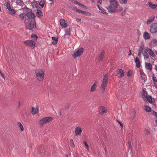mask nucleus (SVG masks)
<instances>
[{
	"label": "nucleus",
	"mask_w": 157,
	"mask_h": 157,
	"mask_svg": "<svg viewBox=\"0 0 157 157\" xmlns=\"http://www.w3.org/2000/svg\"><path fill=\"white\" fill-rule=\"evenodd\" d=\"M110 5L107 8L109 12L112 13L115 12L116 9L118 6L117 2L115 0L109 1Z\"/></svg>",
	"instance_id": "obj_1"
},
{
	"label": "nucleus",
	"mask_w": 157,
	"mask_h": 157,
	"mask_svg": "<svg viewBox=\"0 0 157 157\" xmlns=\"http://www.w3.org/2000/svg\"><path fill=\"white\" fill-rule=\"evenodd\" d=\"M25 23L27 28L31 30H32L34 27L36 28V27L35 19L28 20V19H26Z\"/></svg>",
	"instance_id": "obj_2"
},
{
	"label": "nucleus",
	"mask_w": 157,
	"mask_h": 157,
	"mask_svg": "<svg viewBox=\"0 0 157 157\" xmlns=\"http://www.w3.org/2000/svg\"><path fill=\"white\" fill-rule=\"evenodd\" d=\"M108 77L107 75L105 74L104 76L103 79L100 86L101 89L103 93L105 91L107 86V82L108 80Z\"/></svg>",
	"instance_id": "obj_3"
},
{
	"label": "nucleus",
	"mask_w": 157,
	"mask_h": 157,
	"mask_svg": "<svg viewBox=\"0 0 157 157\" xmlns=\"http://www.w3.org/2000/svg\"><path fill=\"white\" fill-rule=\"evenodd\" d=\"M45 73L43 70H40L36 73V78L40 81H42L44 79Z\"/></svg>",
	"instance_id": "obj_4"
},
{
	"label": "nucleus",
	"mask_w": 157,
	"mask_h": 157,
	"mask_svg": "<svg viewBox=\"0 0 157 157\" xmlns=\"http://www.w3.org/2000/svg\"><path fill=\"white\" fill-rule=\"evenodd\" d=\"M52 119V117H45L39 121V124L40 125H42L44 124L48 123L51 121Z\"/></svg>",
	"instance_id": "obj_5"
},
{
	"label": "nucleus",
	"mask_w": 157,
	"mask_h": 157,
	"mask_svg": "<svg viewBox=\"0 0 157 157\" xmlns=\"http://www.w3.org/2000/svg\"><path fill=\"white\" fill-rule=\"evenodd\" d=\"M84 50L83 48H78L77 51L74 52L72 56L74 58H76L82 55Z\"/></svg>",
	"instance_id": "obj_6"
},
{
	"label": "nucleus",
	"mask_w": 157,
	"mask_h": 157,
	"mask_svg": "<svg viewBox=\"0 0 157 157\" xmlns=\"http://www.w3.org/2000/svg\"><path fill=\"white\" fill-rule=\"evenodd\" d=\"M150 33L152 34H155L157 33V23H153L150 27Z\"/></svg>",
	"instance_id": "obj_7"
},
{
	"label": "nucleus",
	"mask_w": 157,
	"mask_h": 157,
	"mask_svg": "<svg viewBox=\"0 0 157 157\" xmlns=\"http://www.w3.org/2000/svg\"><path fill=\"white\" fill-rule=\"evenodd\" d=\"M25 13L26 16H27L29 19H28V20H31L30 19H32L33 20L34 19L35 16L34 14L32 13L31 10L28 9L27 11Z\"/></svg>",
	"instance_id": "obj_8"
},
{
	"label": "nucleus",
	"mask_w": 157,
	"mask_h": 157,
	"mask_svg": "<svg viewBox=\"0 0 157 157\" xmlns=\"http://www.w3.org/2000/svg\"><path fill=\"white\" fill-rule=\"evenodd\" d=\"M23 42L26 46L32 47L33 48L35 47V42L32 40H28L24 41Z\"/></svg>",
	"instance_id": "obj_9"
},
{
	"label": "nucleus",
	"mask_w": 157,
	"mask_h": 157,
	"mask_svg": "<svg viewBox=\"0 0 157 157\" xmlns=\"http://www.w3.org/2000/svg\"><path fill=\"white\" fill-rule=\"evenodd\" d=\"M82 132L81 128L79 126H76L75 130V136H79Z\"/></svg>",
	"instance_id": "obj_10"
},
{
	"label": "nucleus",
	"mask_w": 157,
	"mask_h": 157,
	"mask_svg": "<svg viewBox=\"0 0 157 157\" xmlns=\"http://www.w3.org/2000/svg\"><path fill=\"white\" fill-rule=\"evenodd\" d=\"M60 25L63 28H66L68 26L67 21L64 19H62L60 21Z\"/></svg>",
	"instance_id": "obj_11"
},
{
	"label": "nucleus",
	"mask_w": 157,
	"mask_h": 157,
	"mask_svg": "<svg viewBox=\"0 0 157 157\" xmlns=\"http://www.w3.org/2000/svg\"><path fill=\"white\" fill-rule=\"evenodd\" d=\"M107 110L106 108L103 106L100 107L99 109V112L101 114H103L104 113H106Z\"/></svg>",
	"instance_id": "obj_12"
},
{
	"label": "nucleus",
	"mask_w": 157,
	"mask_h": 157,
	"mask_svg": "<svg viewBox=\"0 0 157 157\" xmlns=\"http://www.w3.org/2000/svg\"><path fill=\"white\" fill-rule=\"evenodd\" d=\"M124 72L122 69H120L118 70L117 74L118 77L121 78L124 76Z\"/></svg>",
	"instance_id": "obj_13"
},
{
	"label": "nucleus",
	"mask_w": 157,
	"mask_h": 157,
	"mask_svg": "<svg viewBox=\"0 0 157 157\" xmlns=\"http://www.w3.org/2000/svg\"><path fill=\"white\" fill-rule=\"evenodd\" d=\"M97 82L96 81L90 87V92H93L95 90L96 88L97 87Z\"/></svg>",
	"instance_id": "obj_14"
},
{
	"label": "nucleus",
	"mask_w": 157,
	"mask_h": 157,
	"mask_svg": "<svg viewBox=\"0 0 157 157\" xmlns=\"http://www.w3.org/2000/svg\"><path fill=\"white\" fill-rule=\"evenodd\" d=\"M8 13L12 16L16 14V11L15 10L12 9L11 8L8 9Z\"/></svg>",
	"instance_id": "obj_15"
},
{
	"label": "nucleus",
	"mask_w": 157,
	"mask_h": 157,
	"mask_svg": "<svg viewBox=\"0 0 157 157\" xmlns=\"http://www.w3.org/2000/svg\"><path fill=\"white\" fill-rule=\"evenodd\" d=\"M147 52L148 53L150 56L154 58L156 56L153 51L150 48H148L146 49Z\"/></svg>",
	"instance_id": "obj_16"
},
{
	"label": "nucleus",
	"mask_w": 157,
	"mask_h": 157,
	"mask_svg": "<svg viewBox=\"0 0 157 157\" xmlns=\"http://www.w3.org/2000/svg\"><path fill=\"white\" fill-rule=\"evenodd\" d=\"M155 16L154 15H152L151 17H149L147 21V25L150 24L154 20Z\"/></svg>",
	"instance_id": "obj_17"
},
{
	"label": "nucleus",
	"mask_w": 157,
	"mask_h": 157,
	"mask_svg": "<svg viewBox=\"0 0 157 157\" xmlns=\"http://www.w3.org/2000/svg\"><path fill=\"white\" fill-rule=\"evenodd\" d=\"M135 62L136 63V66L138 68L140 67V62L139 58L138 57L135 58Z\"/></svg>",
	"instance_id": "obj_18"
},
{
	"label": "nucleus",
	"mask_w": 157,
	"mask_h": 157,
	"mask_svg": "<svg viewBox=\"0 0 157 157\" xmlns=\"http://www.w3.org/2000/svg\"><path fill=\"white\" fill-rule=\"evenodd\" d=\"M145 67L147 70L151 71L152 69V67L151 63H146Z\"/></svg>",
	"instance_id": "obj_19"
},
{
	"label": "nucleus",
	"mask_w": 157,
	"mask_h": 157,
	"mask_svg": "<svg viewBox=\"0 0 157 157\" xmlns=\"http://www.w3.org/2000/svg\"><path fill=\"white\" fill-rule=\"evenodd\" d=\"M52 39L53 40V41L52 42V44L53 45H56L57 43V42L58 40V38L57 37H52Z\"/></svg>",
	"instance_id": "obj_20"
},
{
	"label": "nucleus",
	"mask_w": 157,
	"mask_h": 157,
	"mask_svg": "<svg viewBox=\"0 0 157 157\" xmlns=\"http://www.w3.org/2000/svg\"><path fill=\"white\" fill-rule=\"evenodd\" d=\"M143 37L145 40H148L150 38V36L147 32H145L144 33Z\"/></svg>",
	"instance_id": "obj_21"
},
{
	"label": "nucleus",
	"mask_w": 157,
	"mask_h": 157,
	"mask_svg": "<svg viewBox=\"0 0 157 157\" xmlns=\"http://www.w3.org/2000/svg\"><path fill=\"white\" fill-rule=\"evenodd\" d=\"M16 2L17 4V5L20 6L21 7H23L25 5L24 3L23 2L22 0H16Z\"/></svg>",
	"instance_id": "obj_22"
},
{
	"label": "nucleus",
	"mask_w": 157,
	"mask_h": 157,
	"mask_svg": "<svg viewBox=\"0 0 157 157\" xmlns=\"http://www.w3.org/2000/svg\"><path fill=\"white\" fill-rule=\"evenodd\" d=\"M36 15V16L39 18L41 17L43 15V13L40 10H37Z\"/></svg>",
	"instance_id": "obj_23"
},
{
	"label": "nucleus",
	"mask_w": 157,
	"mask_h": 157,
	"mask_svg": "<svg viewBox=\"0 0 157 157\" xmlns=\"http://www.w3.org/2000/svg\"><path fill=\"white\" fill-rule=\"evenodd\" d=\"M147 4L149 5L150 7H151L152 9H154L157 7V5L153 4L150 2H147Z\"/></svg>",
	"instance_id": "obj_24"
},
{
	"label": "nucleus",
	"mask_w": 157,
	"mask_h": 157,
	"mask_svg": "<svg viewBox=\"0 0 157 157\" xmlns=\"http://www.w3.org/2000/svg\"><path fill=\"white\" fill-rule=\"evenodd\" d=\"M148 96L147 92L144 90H142V97L143 100L144 99H146V98Z\"/></svg>",
	"instance_id": "obj_25"
},
{
	"label": "nucleus",
	"mask_w": 157,
	"mask_h": 157,
	"mask_svg": "<svg viewBox=\"0 0 157 157\" xmlns=\"http://www.w3.org/2000/svg\"><path fill=\"white\" fill-rule=\"evenodd\" d=\"M144 100L146 101H148L149 103H151L152 102V98L151 96L148 95L146 98V99H144Z\"/></svg>",
	"instance_id": "obj_26"
},
{
	"label": "nucleus",
	"mask_w": 157,
	"mask_h": 157,
	"mask_svg": "<svg viewBox=\"0 0 157 157\" xmlns=\"http://www.w3.org/2000/svg\"><path fill=\"white\" fill-rule=\"evenodd\" d=\"M39 112V110L37 108H32L31 112L34 115L36 113H38Z\"/></svg>",
	"instance_id": "obj_27"
},
{
	"label": "nucleus",
	"mask_w": 157,
	"mask_h": 157,
	"mask_svg": "<svg viewBox=\"0 0 157 157\" xmlns=\"http://www.w3.org/2000/svg\"><path fill=\"white\" fill-rule=\"evenodd\" d=\"M140 76L142 79L144 80V82L146 79V76L144 73L141 71H140Z\"/></svg>",
	"instance_id": "obj_28"
},
{
	"label": "nucleus",
	"mask_w": 157,
	"mask_h": 157,
	"mask_svg": "<svg viewBox=\"0 0 157 157\" xmlns=\"http://www.w3.org/2000/svg\"><path fill=\"white\" fill-rule=\"evenodd\" d=\"M32 5L33 8H36L38 6V2L34 1L32 2Z\"/></svg>",
	"instance_id": "obj_29"
},
{
	"label": "nucleus",
	"mask_w": 157,
	"mask_h": 157,
	"mask_svg": "<svg viewBox=\"0 0 157 157\" xmlns=\"http://www.w3.org/2000/svg\"><path fill=\"white\" fill-rule=\"evenodd\" d=\"M104 55V51L102 52L100 55L98 57V60L101 61L103 59Z\"/></svg>",
	"instance_id": "obj_30"
},
{
	"label": "nucleus",
	"mask_w": 157,
	"mask_h": 157,
	"mask_svg": "<svg viewBox=\"0 0 157 157\" xmlns=\"http://www.w3.org/2000/svg\"><path fill=\"white\" fill-rule=\"evenodd\" d=\"M71 29L70 28H69L67 29L65 32V35H70L71 34Z\"/></svg>",
	"instance_id": "obj_31"
},
{
	"label": "nucleus",
	"mask_w": 157,
	"mask_h": 157,
	"mask_svg": "<svg viewBox=\"0 0 157 157\" xmlns=\"http://www.w3.org/2000/svg\"><path fill=\"white\" fill-rule=\"evenodd\" d=\"M17 124L18 127H19V128H20L21 131H23L24 130V128H23V125L21 124V123L20 122H17Z\"/></svg>",
	"instance_id": "obj_32"
},
{
	"label": "nucleus",
	"mask_w": 157,
	"mask_h": 157,
	"mask_svg": "<svg viewBox=\"0 0 157 157\" xmlns=\"http://www.w3.org/2000/svg\"><path fill=\"white\" fill-rule=\"evenodd\" d=\"M26 16V13H22L19 15V17L22 21L23 20L24 18Z\"/></svg>",
	"instance_id": "obj_33"
},
{
	"label": "nucleus",
	"mask_w": 157,
	"mask_h": 157,
	"mask_svg": "<svg viewBox=\"0 0 157 157\" xmlns=\"http://www.w3.org/2000/svg\"><path fill=\"white\" fill-rule=\"evenodd\" d=\"M144 110L146 112H150L151 111V108L148 106H145Z\"/></svg>",
	"instance_id": "obj_34"
},
{
	"label": "nucleus",
	"mask_w": 157,
	"mask_h": 157,
	"mask_svg": "<svg viewBox=\"0 0 157 157\" xmlns=\"http://www.w3.org/2000/svg\"><path fill=\"white\" fill-rule=\"evenodd\" d=\"M45 3L44 1L43 0L41 1L39 3V5L42 7L43 8L44 7Z\"/></svg>",
	"instance_id": "obj_35"
},
{
	"label": "nucleus",
	"mask_w": 157,
	"mask_h": 157,
	"mask_svg": "<svg viewBox=\"0 0 157 157\" xmlns=\"http://www.w3.org/2000/svg\"><path fill=\"white\" fill-rule=\"evenodd\" d=\"M6 7L8 10L11 8L10 6V1H8L7 2Z\"/></svg>",
	"instance_id": "obj_36"
},
{
	"label": "nucleus",
	"mask_w": 157,
	"mask_h": 157,
	"mask_svg": "<svg viewBox=\"0 0 157 157\" xmlns=\"http://www.w3.org/2000/svg\"><path fill=\"white\" fill-rule=\"evenodd\" d=\"M31 37L35 39V40H36L37 39L38 37L36 34H32L31 35Z\"/></svg>",
	"instance_id": "obj_37"
},
{
	"label": "nucleus",
	"mask_w": 157,
	"mask_h": 157,
	"mask_svg": "<svg viewBox=\"0 0 157 157\" xmlns=\"http://www.w3.org/2000/svg\"><path fill=\"white\" fill-rule=\"evenodd\" d=\"M99 11L100 12L103 14H108V13L106 12V11L104 9H101Z\"/></svg>",
	"instance_id": "obj_38"
},
{
	"label": "nucleus",
	"mask_w": 157,
	"mask_h": 157,
	"mask_svg": "<svg viewBox=\"0 0 157 157\" xmlns=\"http://www.w3.org/2000/svg\"><path fill=\"white\" fill-rule=\"evenodd\" d=\"M83 143L85 145L86 147L87 150L89 151V147L86 141H83Z\"/></svg>",
	"instance_id": "obj_39"
},
{
	"label": "nucleus",
	"mask_w": 157,
	"mask_h": 157,
	"mask_svg": "<svg viewBox=\"0 0 157 157\" xmlns=\"http://www.w3.org/2000/svg\"><path fill=\"white\" fill-rule=\"evenodd\" d=\"M120 2L122 4H125L127 3V0H120Z\"/></svg>",
	"instance_id": "obj_40"
},
{
	"label": "nucleus",
	"mask_w": 157,
	"mask_h": 157,
	"mask_svg": "<svg viewBox=\"0 0 157 157\" xmlns=\"http://www.w3.org/2000/svg\"><path fill=\"white\" fill-rule=\"evenodd\" d=\"M82 14H84L87 16H90L91 15V14L90 13L84 11H83Z\"/></svg>",
	"instance_id": "obj_41"
},
{
	"label": "nucleus",
	"mask_w": 157,
	"mask_h": 157,
	"mask_svg": "<svg viewBox=\"0 0 157 157\" xmlns=\"http://www.w3.org/2000/svg\"><path fill=\"white\" fill-rule=\"evenodd\" d=\"M144 58L148 59L149 58V56L146 52H145L143 55Z\"/></svg>",
	"instance_id": "obj_42"
},
{
	"label": "nucleus",
	"mask_w": 157,
	"mask_h": 157,
	"mask_svg": "<svg viewBox=\"0 0 157 157\" xmlns=\"http://www.w3.org/2000/svg\"><path fill=\"white\" fill-rule=\"evenodd\" d=\"M152 78L153 81L154 82H157V79L156 78V77H155L154 74H153L152 75Z\"/></svg>",
	"instance_id": "obj_43"
},
{
	"label": "nucleus",
	"mask_w": 157,
	"mask_h": 157,
	"mask_svg": "<svg viewBox=\"0 0 157 157\" xmlns=\"http://www.w3.org/2000/svg\"><path fill=\"white\" fill-rule=\"evenodd\" d=\"M151 43L153 44L157 45V40L155 39H153L152 40Z\"/></svg>",
	"instance_id": "obj_44"
},
{
	"label": "nucleus",
	"mask_w": 157,
	"mask_h": 157,
	"mask_svg": "<svg viewBox=\"0 0 157 157\" xmlns=\"http://www.w3.org/2000/svg\"><path fill=\"white\" fill-rule=\"evenodd\" d=\"M144 132L145 134L148 135L150 133V131L147 129H145Z\"/></svg>",
	"instance_id": "obj_45"
},
{
	"label": "nucleus",
	"mask_w": 157,
	"mask_h": 157,
	"mask_svg": "<svg viewBox=\"0 0 157 157\" xmlns=\"http://www.w3.org/2000/svg\"><path fill=\"white\" fill-rule=\"evenodd\" d=\"M71 1H72V2H73L74 3H75L76 4H77V5H78V4L79 3V2H77L76 0H72Z\"/></svg>",
	"instance_id": "obj_46"
},
{
	"label": "nucleus",
	"mask_w": 157,
	"mask_h": 157,
	"mask_svg": "<svg viewBox=\"0 0 157 157\" xmlns=\"http://www.w3.org/2000/svg\"><path fill=\"white\" fill-rule=\"evenodd\" d=\"M70 142L71 143L72 146V147H74L75 144H74L73 140L71 139L70 140Z\"/></svg>",
	"instance_id": "obj_47"
},
{
	"label": "nucleus",
	"mask_w": 157,
	"mask_h": 157,
	"mask_svg": "<svg viewBox=\"0 0 157 157\" xmlns=\"http://www.w3.org/2000/svg\"><path fill=\"white\" fill-rule=\"evenodd\" d=\"M152 114L154 115V116H155V117L157 118V112H155V111H153V112H152Z\"/></svg>",
	"instance_id": "obj_48"
},
{
	"label": "nucleus",
	"mask_w": 157,
	"mask_h": 157,
	"mask_svg": "<svg viewBox=\"0 0 157 157\" xmlns=\"http://www.w3.org/2000/svg\"><path fill=\"white\" fill-rule=\"evenodd\" d=\"M83 11L80 10L78 9L76 10V12H78V13H82Z\"/></svg>",
	"instance_id": "obj_49"
},
{
	"label": "nucleus",
	"mask_w": 157,
	"mask_h": 157,
	"mask_svg": "<svg viewBox=\"0 0 157 157\" xmlns=\"http://www.w3.org/2000/svg\"><path fill=\"white\" fill-rule=\"evenodd\" d=\"M0 74L1 75L2 77V78L5 80V78L4 76V75L3 74V73H2V72L0 71Z\"/></svg>",
	"instance_id": "obj_50"
},
{
	"label": "nucleus",
	"mask_w": 157,
	"mask_h": 157,
	"mask_svg": "<svg viewBox=\"0 0 157 157\" xmlns=\"http://www.w3.org/2000/svg\"><path fill=\"white\" fill-rule=\"evenodd\" d=\"M117 121L119 124H120V126L122 127H123V124L122 123L119 121Z\"/></svg>",
	"instance_id": "obj_51"
},
{
	"label": "nucleus",
	"mask_w": 157,
	"mask_h": 157,
	"mask_svg": "<svg viewBox=\"0 0 157 157\" xmlns=\"http://www.w3.org/2000/svg\"><path fill=\"white\" fill-rule=\"evenodd\" d=\"M76 20L78 22H79L81 21V19L79 18H77Z\"/></svg>",
	"instance_id": "obj_52"
},
{
	"label": "nucleus",
	"mask_w": 157,
	"mask_h": 157,
	"mask_svg": "<svg viewBox=\"0 0 157 157\" xmlns=\"http://www.w3.org/2000/svg\"><path fill=\"white\" fill-rule=\"evenodd\" d=\"M130 73V71H128V72L127 75L128 77L129 76L131 75Z\"/></svg>",
	"instance_id": "obj_53"
},
{
	"label": "nucleus",
	"mask_w": 157,
	"mask_h": 157,
	"mask_svg": "<svg viewBox=\"0 0 157 157\" xmlns=\"http://www.w3.org/2000/svg\"><path fill=\"white\" fill-rule=\"evenodd\" d=\"M132 55L131 50L130 49L129 50V53L128 54V56H130Z\"/></svg>",
	"instance_id": "obj_54"
},
{
	"label": "nucleus",
	"mask_w": 157,
	"mask_h": 157,
	"mask_svg": "<svg viewBox=\"0 0 157 157\" xmlns=\"http://www.w3.org/2000/svg\"><path fill=\"white\" fill-rule=\"evenodd\" d=\"M101 2H102L101 0H98V3L100 4H101Z\"/></svg>",
	"instance_id": "obj_55"
},
{
	"label": "nucleus",
	"mask_w": 157,
	"mask_h": 157,
	"mask_svg": "<svg viewBox=\"0 0 157 157\" xmlns=\"http://www.w3.org/2000/svg\"><path fill=\"white\" fill-rule=\"evenodd\" d=\"M45 151L44 150H43V151L42 153H41V155H44L45 154Z\"/></svg>",
	"instance_id": "obj_56"
},
{
	"label": "nucleus",
	"mask_w": 157,
	"mask_h": 157,
	"mask_svg": "<svg viewBox=\"0 0 157 157\" xmlns=\"http://www.w3.org/2000/svg\"><path fill=\"white\" fill-rule=\"evenodd\" d=\"M128 144H129V147H131V142H130V141H128Z\"/></svg>",
	"instance_id": "obj_57"
},
{
	"label": "nucleus",
	"mask_w": 157,
	"mask_h": 157,
	"mask_svg": "<svg viewBox=\"0 0 157 157\" xmlns=\"http://www.w3.org/2000/svg\"><path fill=\"white\" fill-rule=\"evenodd\" d=\"M73 10H75L76 11V10H78V9H77V8L76 7H74L73 9Z\"/></svg>",
	"instance_id": "obj_58"
},
{
	"label": "nucleus",
	"mask_w": 157,
	"mask_h": 157,
	"mask_svg": "<svg viewBox=\"0 0 157 157\" xmlns=\"http://www.w3.org/2000/svg\"><path fill=\"white\" fill-rule=\"evenodd\" d=\"M155 69L157 71V64L155 65Z\"/></svg>",
	"instance_id": "obj_59"
},
{
	"label": "nucleus",
	"mask_w": 157,
	"mask_h": 157,
	"mask_svg": "<svg viewBox=\"0 0 157 157\" xmlns=\"http://www.w3.org/2000/svg\"><path fill=\"white\" fill-rule=\"evenodd\" d=\"M141 55V53H140V52H138V55L139 56H140Z\"/></svg>",
	"instance_id": "obj_60"
},
{
	"label": "nucleus",
	"mask_w": 157,
	"mask_h": 157,
	"mask_svg": "<svg viewBox=\"0 0 157 157\" xmlns=\"http://www.w3.org/2000/svg\"><path fill=\"white\" fill-rule=\"evenodd\" d=\"M78 5L80 6H82H82H83V5L82 4L80 3H79Z\"/></svg>",
	"instance_id": "obj_61"
},
{
	"label": "nucleus",
	"mask_w": 157,
	"mask_h": 157,
	"mask_svg": "<svg viewBox=\"0 0 157 157\" xmlns=\"http://www.w3.org/2000/svg\"><path fill=\"white\" fill-rule=\"evenodd\" d=\"M97 6L98 7V8L99 9V10H100L101 8L100 7L98 6V5Z\"/></svg>",
	"instance_id": "obj_62"
},
{
	"label": "nucleus",
	"mask_w": 157,
	"mask_h": 157,
	"mask_svg": "<svg viewBox=\"0 0 157 157\" xmlns=\"http://www.w3.org/2000/svg\"><path fill=\"white\" fill-rule=\"evenodd\" d=\"M82 7H83L84 8H86V9H87V7L86 6H84L83 5V6H82Z\"/></svg>",
	"instance_id": "obj_63"
},
{
	"label": "nucleus",
	"mask_w": 157,
	"mask_h": 157,
	"mask_svg": "<svg viewBox=\"0 0 157 157\" xmlns=\"http://www.w3.org/2000/svg\"><path fill=\"white\" fill-rule=\"evenodd\" d=\"M65 157H68V155L67 154H65Z\"/></svg>",
	"instance_id": "obj_64"
}]
</instances>
